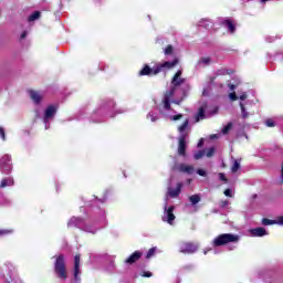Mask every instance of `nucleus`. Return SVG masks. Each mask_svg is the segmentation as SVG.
Wrapping results in <instances>:
<instances>
[{
    "label": "nucleus",
    "instance_id": "nucleus-51",
    "mask_svg": "<svg viewBox=\"0 0 283 283\" xmlns=\"http://www.w3.org/2000/svg\"><path fill=\"white\" fill-rule=\"evenodd\" d=\"M218 74L220 75V74H224V71H218Z\"/></svg>",
    "mask_w": 283,
    "mask_h": 283
},
{
    "label": "nucleus",
    "instance_id": "nucleus-34",
    "mask_svg": "<svg viewBox=\"0 0 283 283\" xmlns=\"http://www.w3.org/2000/svg\"><path fill=\"white\" fill-rule=\"evenodd\" d=\"M231 130V124H228L223 127L222 129V134H229V132Z\"/></svg>",
    "mask_w": 283,
    "mask_h": 283
},
{
    "label": "nucleus",
    "instance_id": "nucleus-43",
    "mask_svg": "<svg viewBox=\"0 0 283 283\" xmlns=\"http://www.w3.org/2000/svg\"><path fill=\"white\" fill-rule=\"evenodd\" d=\"M205 145V139L201 138L199 143L197 144V147H202Z\"/></svg>",
    "mask_w": 283,
    "mask_h": 283
},
{
    "label": "nucleus",
    "instance_id": "nucleus-21",
    "mask_svg": "<svg viewBox=\"0 0 283 283\" xmlns=\"http://www.w3.org/2000/svg\"><path fill=\"white\" fill-rule=\"evenodd\" d=\"M187 127H189V119H186L181 126L178 127V132L179 134H182L185 132V129H187Z\"/></svg>",
    "mask_w": 283,
    "mask_h": 283
},
{
    "label": "nucleus",
    "instance_id": "nucleus-55",
    "mask_svg": "<svg viewBox=\"0 0 283 283\" xmlns=\"http://www.w3.org/2000/svg\"><path fill=\"white\" fill-rule=\"evenodd\" d=\"M210 83H213V78L210 80Z\"/></svg>",
    "mask_w": 283,
    "mask_h": 283
},
{
    "label": "nucleus",
    "instance_id": "nucleus-44",
    "mask_svg": "<svg viewBox=\"0 0 283 283\" xmlns=\"http://www.w3.org/2000/svg\"><path fill=\"white\" fill-rule=\"evenodd\" d=\"M276 223L277 224H283V216L277 218Z\"/></svg>",
    "mask_w": 283,
    "mask_h": 283
},
{
    "label": "nucleus",
    "instance_id": "nucleus-41",
    "mask_svg": "<svg viewBox=\"0 0 283 283\" xmlns=\"http://www.w3.org/2000/svg\"><path fill=\"white\" fill-rule=\"evenodd\" d=\"M197 174L199 175V176H207V171H205V170H202V169H198L197 170Z\"/></svg>",
    "mask_w": 283,
    "mask_h": 283
},
{
    "label": "nucleus",
    "instance_id": "nucleus-52",
    "mask_svg": "<svg viewBox=\"0 0 283 283\" xmlns=\"http://www.w3.org/2000/svg\"><path fill=\"white\" fill-rule=\"evenodd\" d=\"M8 275H9V277L12 280V273L9 272Z\"/></svg>",
    "mask_w": 283,
    "mask_h": 283
},
{
    "label": "nucleus",
    "instance_id": "nucleus-54",
    "mask_svg": "<svg viewBox=\"0 0 283 283\" xmlns=\"http://www.w3.org/2000/svg\"><path fill=\"white\" fill-rule=\"evenodd\" d=\"M205 255H207V250L203 251Z\"/></svg>",
    "mask_w": 283,
    "mask_h": 283
},
{
    "label": "nucleus",
    "instance_id": "nucleus-27",
    "mask_svg": "<svg viewBox=\"0 0 283 283\" xmlns=\"http://www.w3.org/2000/svg\"><path fill=\"white\" fill-rule=\"evenodd\" d=\"M147 118H150L151 123H156V120H158V115H155L154 113H149Z\"/></svg>",
    "mask_w": 283,
    "mask_h": 283
},
{
    "label": "nucleus",
    "instance_id": "nucleus-31",
    "mask_svg": "<svg viewBox=\"0 0 283 283\" xmlns=\"http://www.w3.org/2000/svg\"><path fill=\"white\" fill-rule=\"evenodd\" d=\"M165 54L166 55H169V54H171L172 52H174V46H171V45H168L166 49H165Z\"/></svg>",
    "mask_w": 283,
    "mask_h": 283
},
{
    "label": "nucleus",
    "instance_id": "nucleus-42",
    "mask_svg": "<svg viewBox=\"0 0 283 283\" xmlns=\"http://www.w3.org/2000/svg\"><path fill=\"white\" fill-rule=\"evenodd\" d=\"M240 101H247L248 96H247V93H242L240 96H239Z\"/></svg>",
    "mask_w": 283,
    "mask_h": 283
},
{
    "label": "nucleus",
    "instance_id": "nucleus-4",
    "mask_svg": "<svg viewBox=\"0 0 283 283\" xmlns=\"http://www.w3.org/2000/svg\"><path fill=\"white\" fill-rule=\"evenodd\" d=\"M214 114H218V107H211L205 103L199 107L196 115V123H200V120H205V118H211Z\"/></svg>",
    "mask_w": 283,
    "mask_h": 283
},
{
    "label": "nucleus",
    "instance_id": "nucleus-35",
    "mask_svg": "<svg viewBox=\"0 0 283 283\" xmlns=\"http://www.w3.org/2000/svg\"><path fill=\"white\" fill-rule=\"evenodd\" d=\"M223 193H224V196H227L228 198H233V191H231V189H226Z\"/></svg>",
    "mask_w": 283,
    "mask_h": 283
},
{
    "label": "nucleus",
    "instance_id": "nucleus-33",
    "mask_svg": "<svg viewBox=\"0 0 283 283\" xmlns=\"http://www.w3.org/2000/svg\"><path fill=\"white\" fill-rule=\"evenodd\" d=\"M213 154H216V148H209L207 151V158H211V156H213Z\"/></svg>",
    "mask_w": 283,
    "mask_h": 283
},
{
    "label": "nucleus",
    "instance_id": "nucleus-24",
    "mask_svg": "<svg viewBox=\"0 0 283 283\" xmlns=\"http://www.w3.org/2000/svg\"><path fill=\"white\" fill-rule=\"evenodd\" d=\"M41 17V12L35 11L29 17V21H36Z\"/></svg>",
    "mask_w": 283,
    "mask_h": 283
},
{
    "label": "nucleus",
    "instance_id": "nucleus-8",
    "mask_svg": "<svg viewBox=\"0 0 283 283\" xmlns=\"http://www.w3.org/2000/svg\"><path fill=\"white\" fill-rule=\"evenodd\" d=\"M175 220H176V216L174 214V206H171L167 209V203H166L164 216H163V221L168 222V224H174Z\"/></svg>",
    "mask_w": 283,
    "mask_h": 283
},
{
    "label": "nucleus",
    "instance_id": "nucleus-2",
    "mask_svg": "<svg viewBox=\"0 0 283 283\" xmlns=\"http://www.w3.org/2000/svg\"><path fill=\"white\" fill-rule=\"evenodd\" d=\"M178 65V59H175L174 61L169 62L166 61L164 63H158L153 69L149 67V65H146L140 71V76H156V74H160V72H167V70H174V66Z\"/></svg>",
    "mask_w": 283,
    "mask_h": 283
},
{
    "label": "nucleus",
    "instance_id": "nucleus-17",
    "mask_svg": "<svg viewBox=\"0 0 283 283\" xmlns=\"http://www.w3.org/2000/svg\"><path fill=\"white\" fill-rule=\"evenodd\" d=\"M178 170L181 171L182 174H193V166L181 164L179 165Z\"/></svg>",
    "mask_w": 283,
    "mask_h": 283
},
{
    "label": "nucleus",
    "instance_id": "nucleus-32",
    "mask_svg": "<svg viewBox=\"0 0 283 283\" xmlns=\"http://www.w3.org/2000/svg\"><path fill=\"white\" fill-rule=\"evenodd\" d=\"M199 63H203V65H209V63H211V59L210 57H202Z\"/></svg>",
    "mask_w": 283,
    "mask_h": 283
},
{
    "label": "nucleus",
    "instance_id": "nucleus-13",
    "mask_svg": "<svg viewBox=\"0 0 283 283\" xmlns=\"http://www.w3.org/2000/svg\"><path fill=\"white\" fill-rule=\"evenodd\" d=\"M81 274V255L76 254L74 258V279L78 281V275Z\"/></svg>",
    "mask_w": 283,
    "mask_h": 283
},
{
    "label": "nucleus",
    "instance_id": "nucleus-9",
    "mask_svg": "<svg viewBox=\"0 0 283 283\" xmlns=\"http://www.w3.org/2000/svg\"><path fill=\"white\" fill-rule=\"evenodd\" d=\"M182 189V184H177L176 189L171 188V186L168 187V191L166 195V202L169 200V198H178L180 196V191Z\"/></svg>",
    "mask_w": 283,
    "mask_h": 283
},
{
    "label": "nucleus",
    "instance_id": "nucleus-1",
    "mask_svg": "<svg viewBox=\"0 0 283 283\" xmlns=\"http://www.w3.org/2000/svg\"><path fill=\"white\" fill-rule=\"evenodd\" d=\"M182 76V71H177L171 81L170 88L165 93L163 98L164 109H170V103H175L176 105H180L182 102V92L180 91V86L185 85L186 81Z\"/></svg>",
    "mask_w": 283,
    "mask_h": 283
},
{
    "label": "nucleus",
    "instance_id": "nucleus-40",
    "mask_svg": "<svg viewBox=\"0 0 283 283\" xmlns=\"http://www.w3.org/2000/svg\"><path fill=\"white\" fill-rule=\"evenodd\" d=\"M8 233H12V230H1L0 229V235H8Z\"/></svg>",
    "mask_w": 283,
    "mask_h": 283
},
{
    "label": "nucleus",
    "instance_id": "nucleus-49",
    "mask_svg": "<svg viewBox=\"0 0 283 283\" xmlns=\"http://www.w3.org/2000/svg\"><path fill=\"white\" fill-rule=\"evenodd\" d=\"M230 90H231V91L235 90V85L231 84V85H230Z\"/></svg>",
    "mask_w": 283,
    "mask_h": 283
},
{
    "label": "nucleus",
    "instance_id": "nucleus-29",
    "mask_svg": "<svg viewBox=\"0 0 283 283\" xmlns=\"http://www.w3.org/2000/svg\"><path fill=\"white\" fill-rule=\"evenodd\" d=\"M199 25H201L202 28H209V25H211V21L202 20Z\"/></svg>",
    "mask_w": 283,
    "mask_h": 283
},
{
    "label": "nucleus",
    "instance_id": "nucleus-46",
    "mask_svg": "<svg viewBox=\"0 0 283 283\" xmlns=\"http://www.w3.org/2000/svg\"><path fill=\"white\" fill-rule=\"evenodd\" d=\"M143 276H144V277H151V272H146V273H144Z\"/></svg>",
    "mask_w": 283,
    "mask_h": 283
},
{
    "label": "nucleus",
    "instance_id": "nucleus-14",
    "mask_svg": "<svg viewBox=\"0 0 283 283\" xmlns=\"http://www.w3.org/2000/svg\"><path fill=\"white\" fill-rule=\"evenodd\" d=\"M140 258H143V253L139 251H135L130 256H128L125 260L126 264H134L135 262H138V260H140Z\"/></svg>",
    "mask_w": 283,
    "mask_h": 283
},
{
    "label": "nucleus",
    "instance_id": "nucleus-11",
    "mask_svg": "<svg viewBox=\"0 0 283 283\" xmlns=\"http://www.w3.org/2000/svg\"><path fill=\"white\" fill-rule=\"evenodd\" d=\"M54 114H56V106L50 105L44 112L45 129H48V122L50 118H54Z\"/></svg>",
    "mask_w": 283,
    "mask_h": 283
},
{
    "label": "nucleus",
    "instance_id": "nucleus-30",
    "mask_svg": "<svg viewBox=\"0 0 283 283\" xmlns=\"http://www.w3.org/2000/svg\"><path fill=\"white\" fill-rule=\"evenodd\" d=\"M265 125H266V127H275V120H273L271 118L266 119Z\"/></svg>",
    "mask_w": 283,
    "mask_h": 283
},
{
    "label": "nucleus",
    "instance_id": "nucleus-12",
    "mask_svg": "<svg viewBox=\"0 0 283 283\" xmlns=\"http://www.w3.org/2000/svg\"><path fill=\"white\" fill-rule=\"evenodd\" d=\"M186 149H187V135H181L179 137V146H178L179 156H185Z\"/></svg>",
    "mask_w": 283,
    "mask_h": 283
},
{
    "label": "nucleus",
    "instance_id": "nucleus-36",
    "mask_svg": "<svg viewBox=\"0 0 283 283\" xmlns=\"http://www.w3.org/2000/svg\"><path fill=\"white\" fill-rule=\"evenodd\" d=\"M0 138H2V140H6V130L3 129V127H0Z\"/></svg>",
    "mask_w": 283,
    "mask_h": 283
},
{
    "label": "nucleus",
    "instance_id": "nucleus-26",
    "mask_svg": "<svg viewBox=\"0 0 283 283\" xmlns=\"http://www.w3.org/2000/svg\"><path fill=\"white\" fill-rule=\"evenodd\" d=\"M205 156V150H199L195 154V160H200Z\"/></svg>",
    "mask_w": 283,
    "mask_h": 283
},
{
    "label": "nucleus",
    "instance_id": "nucleus-3",
    "mask_svg": "<svg viewBox=\"0 0 283 283\" xmlns=\"http://www.w3.org/2000/svg\"><path fill=\"white\" fill-rule=\"evenodd\" d=\"M238 242H240V235L233 233H223L213 239L212 245L224 247L227 244H238Z\"/></svg>",
    "mask_w": 283,
    "mask_h": 283
},
{
    "label": "nucleus",
    "instance_id": "nucleus-28",
    "mask_svg": "<svg viewBox=\"0 0 283 283\" xmlns=\"http://www.w3.org/2000/svg\"><path fill=\"white\" fill-rule=\"evenodd\" d=\"M155 253H156V248L149 249L146 255L147 260H149V258H151Z\"/></svg>",
    "mask_w": 283,
    "mask_h": 283
},
{
    "label": "nucleus",
    "instance_id": "nucleus-10",
    "mask_svg": "<svg viewBox=\"0 0 283 283\" xmlns=\"http://www.w3.org/2000/svg\"><path fill=\"white\" fill-rule=\"evenodd\" d=\"M180 253H196L198 245L193 243H181L179 248Z\"/></svg>",
    "mask_w": 283,
    "mask_h": 283
},
{
    "label": "nucleus",
    "instance_id": "nucleus-25",
    "mask_svg": "<svg viewBox=\"0 0 283 283\" xmlns=\"http://www.w3.org/2000/svg\"><path fill=\"white\" fill-rule=\"evenodd\" d=\"M240 169V163L238 160H234V164L231 168L232 174H235Z\"/></svg>",
    "mask_w": 283,
    "mask_h": 283
},
{
    "label": "nucleus",
    "instance_id": "nucleus-15",
    "mask_svg": "<svg viewBox=\"0 0 283 283\" xmlns=\"http://www.w3.org/2000/svg\"><path fill=\"white\" fill-rule=\"evenodd\" d=\"M250 233H252V235L254 238H262L264 235H269V232H266V229L264 228H255L250 230Z\"/></svg>",
    "mask_w": 283,
    "mask_h": 283
},
{
    "label": "nucleus",
    "instance_id": "nucleus-48",
    "mask_svg": "<svg viewBox=\"0 0 283 283\" xmlns=\"http://www.w3.org/2000/svg\"><path fill=\"white\" fill-rule=\"evenodd\" d=\"M210 138L213 140V138H220V135H211Z\"/></svg>",
    "mask_w": 283,
    "mask_h": 283
},
{
    "label": "nucleus",
    "instance_id": "nucleus-19",
    "mask_svg": "<svg viewBox=\"0 0 283 283\" xmlns=\"http://www.w3.org/2000/svg\"><path fill=\"white\" fill-rule=\"evenodd\" d=\"M223 25L230 31L231 34H233V32H235V24L233 22H231V20H226L223 22Z\"/></svg>",
    "mask_w": 283,
    "mask_h": 283
},
{
    "label": "nucleus",
    "instance_id": "nucleus-37",
    "mask_svg": "<svg viewBox=\"0 0 283 283\" xmlns=\"http://www.w3.org/2000/svg\"><path fill=\"white\" fill-rule=\"evenodd\" d=\"M229 98L231 101H238V96L235 95V92L229 94Z\"/></svg>",
    "mask_w": 283,
    "mask_h": 283
},
{
    "label": "nucleus",
    "instance_id": "nucleus-20",
    "mask_svg": "<svg viewBox=\"0 0 283 283\" xmlns=\"http://www.w3.org/2000/svg\"><path fill=\"white\" fill-rule=\"evenodd\" d=\"M189 200L192 206H196L198 202H200V195H192L189 197Z\"/></svg>",
    "mask_w": 283,
    "mask_h": 283
},
{
    "label": "nucleus",
    "instance_id": "nucleus-7",
    "mask_svg": "<svg viewBox=\"0 0 283 283\" xmlns=\"http://www.w3.org/2000/svg\"><path fill=\"white\" fill-rule=\"evenodd\" d=\"M12 159L10 157V155H4L1 159H0V171L2 174H10L12 171Z\"/></svg>",
    "mask_w": 283,
    "mask_h": 283
},
{
    "label": "nucleus",
    "instance_id": "nucleus-50",
    "mask_svg": "<svg viewBox=\"0 0 283 283\" xmlns=\"http://www.w3.org/2000/svg\"><path fill=\"white\" fill-rule=\"evenodd\" d=\"M207 94H208V91H207V88H205L203 90V96H207Z\"/></svg>",
    "mask_w": 283,
    "mask_h": 283
},
{
    "label": "nucleus",
    "instance_id": "nucleus-22",
    "mask_svg": "<svg viewBox=\"0 0 283 283\" xmlns=\"http://www.w3.org/2000/svg\"><path fill=\"white\" fill-rule=\"evenodd\" d=\"M240 107H241L242 118H249V113L247 112V108L244 107V103L240 102Z\"/></svg>",
    "mask_w": 283,
    "mask_h": 283
},
{
    "label": "nucleus",
    "instance_id": "nucleus-45",
    "mask_svg": "<svg viewBox=\"0 0 283 283\" xmlns=\"http://www.w3.org/2000/svg\"><path fill=\"white\" fill-rule=\"evenodd\" d=\"M221 207H229V201H227V200L221 201Z\"/></svg>",
    "mask_w": 283,
    "mask_h": 283
},
{
    "label": "nucleus",
    "instance_id": "nucleus-23",
    "mask_svg": "<svg viewBox=\"0 0 283 283\" xmlns=\"http://www.w3.org/2000/svg\"><path fill=\"white\" fill-rule=\"evenodd\" d=\"M262 224H264L265 227H269L271 224H277V220L263 219Z\"/></svg>",
    "mask_w": 283,
    "mask_h": 283
},
{
    "label": "nucleus",
    "instance_id": "nucleus-38",
    "mask_svg": "<svg viewBox=\"0 0 283 283\" xmlns=\"http://www.w3.org/2000/svg\"><path fill=\"white\" fill-rule=\"evenodd\" d=\"M181 117H182V114H178V115L171 116L170 120H180Z\"/></svg>",
    "mask_w": 283,
    "mask_h": 283
},
{
    "label": "nucleus",
    "instance_id": "nucleus-6",
    "mask_svg": "<svg viewBox=\"0 0 283 283\" xmlns=\"http://www.w3.org/2000/svg\"><path fill=\"white\" fill-rule=\"evenodd\" d=\"M55 273L61 280H67V271L65 270V258L60 255L55 262Z\"/></svg>",
    "mask_w": 283,
    "mask_h": 283
},
{
    "label": "nucleus",
    "instance_id": "nucleus-39",
    "mask_svg": "<svg viewBox=\"0 0 283 283\" xmlns=\"http://www.w3.org/2000/svg\"><path fill=\"white\" fill-rule=\"evenodd\" d=\"M219 180H222L223 182H228L227 177L222 172L219 174Z\"/></svg>",
    "mask_w": 283,
    "mask_h": 283
},
{
    "label": "nucleus",
    "instance_id": "nucleus-16",
    "mask_svg": "<svg viewBox=\"0 0 283 283\" xmlns=\"http://www.w3.org/2000/svg\"><path fill=\"white\" fill-rule=\"evenodd\" d=\"M29 94L35 104L41 103V101L43 99V93H40L36 91H30Z\"/></svg>",
    "mask_w": 283,
    "mask_h": 283
},
{
    "label": "nucleus",
    "instance_id": "nucleus-53",
    "mask_svg": "<svg viewBox=\"0 0 283 283\" xmlns=\"http://www.w3.org/2000/svg\"><path fill=\"white\" fill-rule=\"evenodd\" d=\"M266 1H269V0H261V3H266Z\"/></svg>",
    "mask_w": 283,
    "mask_h": 283
},
{
    "label": "nucleus",
    "instance_id": "nucleus-47",
    "mask_svg": "<svg viewBox=\"0 0 283 283\" xmlns=\"http://www.w3.org/2000/svg\"><path fill=\"white\" fill-rule=\"evenodd\" d=\"M28 36V32H23L22 34H21V39H25Z\"/></svg>",
    "mask_w": 283,
    "mask_h": 283
},
{
    "label": "nucleus",
    "instance_id": "nucleus-5",
    "mask_svg": "<svg viewBox=\"0 0 283 283\" xmlns=\"http://www.w3.org/2000/svg\"><path fill=\"white\" fill-rule=\"evenodd\" d=\"M67 227H76L77 229L86 231V233H96V229L91 226H85L83 223V219L76 217L70 219V221L67 222Z\"/></svg>",
    "mask_w": 283,
    "mask_h": 283
},
{
    "label": "nucleus",
    "instance_id": "nucleus-18",
    "mask_svg": "<svg viewBox=\"0 0 283 283\" xmlns=\"http://www.w3.org/2000/svg\"><path fill=\"white\" fill-rule=\"evenodd\" d=\"M14 185V179L8 177L1 180L0 187L3 189L6 187H12Z\"/></svg>",
    "mask_w": 283,
    "mask_h": 283
}]
</instances>
